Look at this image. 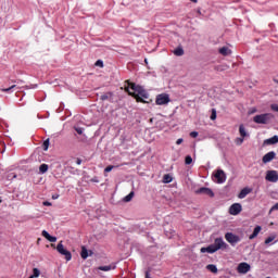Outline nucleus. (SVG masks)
<instances>
[{"mask_svg":"<svg viewBox=\"0 0 278 278\" xmlns=\"http://www.w3.org/2000/svg\"><path fill=\"white\" fill-rule=\"evenodd\" d=\"M126 90L128 94L135 97L137 101L142 102L144 101L143 99H149V93L147 92V90H144V88L136 84H129Z\"/></svg>","mask_w":278,"mask_h":278,"instance_id":"nucleus-1","label":"nucleus"},{"mask_svg":"<svg viewBox=\"0 0 278 278\" xmlns=\"http://www.w3.org/2000/svg\"><path fill=\"white\" fill-rule=\"evenodd\" d=\"M220 249L225 251L229 249V244H227L223 238H216L213 244L201 248L200 251L201 253H216V251H220Z\"/></svg>","mask_w":278,"mask_h":278,"instance_id":"nucleus-2","label":"nucleus"},{"mask_svg":"<svg viewBox=\"0 0 278 278\" xmlns=\"http://www.w3.org/2000/svg\"><path fill=\"white\" fill-rule=\"evenodd\" d=\"M274 116L270 113H264L261 115H256L253 117V121L257 124V125H268V123H270V121H273Z\"/></svg>","mask_w":278,"mask_h":278,"instance_id":"nucleus-3","label":"nucleus"},{"mask_svg":"<svg viewBox=\"0 0 278 278\" xmlns=\"http://www.w3.org/2000/svg\"><path fill=\"white\" fill-rule=\"evenodd\" d=\"M56 251L60 253V255H64L66 262H71V260H73V254H71V251L64 248L62 241H60V243L56 245Z\"/></svg>","mask_w":278,"mask_h":278,"instance_id":"nucleus-4","label":"nucleus"},{"mask_svg":"<svg viewBox=\"0 0 278 278\" xmlns=\"http://www.w3.org/2000/svg\"><path fill=\"white\" fill-rule=\"evenodd\" d=\"M225 240H227L231 247H236L238 242H240V240L242 239L240 238V236L235 235L233 232H226Z\"/></svg>","mask_w":278,"mask_h":278,"instance_id":"nucleus-5","label":"nucleus"},{"mask_svg":"<svg viewBox=\"0 0 278 278\" xmlns=\"http://www.w3.org/2000/svg\"><path fill=\"white\" fill-rule=\"evenodd\" d=\"M155 103L156 105H168V103H170V96H168V93L157 94Z\"/></svg>","mask_w":278,"mask_h":278,"instance_id":"nucleus-6","label":"nucleus"},{"mask_svg":"<svg viewBox=\"0 0 278 278\" xmlns=\"http://www.w3.org/2000/svg\"><path fill=\"white\" fill-rule=\"evenodd\" d=\"M216 184H225L227 181V175L225 174V170L217 169L214 174Z\"/></svg>","mask_w":278,"mask_h":278,"instance_id":"nucleus-7","label":"nucleus"},{"mask_svg":"<svg viewBox=\"0 0 278 278\" xmlns=\"http://www.w3.org/2000/svg\"><path fill=\"white\" fill-rule=\"evenodd\" d=\"M265 179L266 181H270L271 184H277L278 182L277 170H267Z\"/></svg>","mask_w":278,"mask_h":278,"instance_id":"nucleus-8","label":"nucleus"},{"mask_svg":"<svg viewBox=\"0 0 278 278\" xmlns=\"http://www.w3.org/2000/svg\"><path fill=\"white\" fill-rule=\"evenodd\" d=\"M242 212V204L240 203H235L229 207V214L231 216H238Z\"/></svg>","mask_w":278,"mask_h":278,"instance_id":"nucleus-9","label":"nucleus"},{"mask_svg":"<svg viewBox=\"0 0 278 278\" xmlns=\"http://www.w3.org/2000/svg\"><path fill=\"white\" fill-rule=\"evenodd\" d=\"M237 270L241 275H247V273H249V270H251V265H249V263H240L237 267Z\"/></svg>","mask_w":278,"mask_h":278,"instance_id":"nucleus-10","label":"nucleus"},{"mask_svg":"<svg viewBox=\"0 0 278 278\" xmlns=\"http://www.w3.org/2000/svg\"><path fill=\"white\" fill-rule=\"evenodd\" d=\"M195 194H206V197L214 198V191L207 187H202L195 191Z\"/></svg>","mask_w":278,"mask_h":278,"instance_id":"nucleus-11","label":"nucleus"},{"mask_svg":"<svg viewBox=\"0 0 278 278\" xmlns=\"http://www.w3.org/2000/svg\"><path fill=\"white\" fill-rule=\"evenodd\" d=\"M277 153H275V151H270L268 153H266L263 156V164H268V162H273V160H275Z\"/></svg>","mask_w":278,"mask_h":278,"instance_id":"nucleus-12","label":"nucleus"},{"mask_svg":"<svg viewBox=\"0 0 278 278\" xmlns=\"http://www.w3.org/2000/svg\"><path fill=\"white\" fill-rule=\"evenodd\" d=\"M41 236L46 238L49 242H58V237L50 236V233L47 230H42Z\"/></svg>","mask_w":278,"mask_h":278,"instance_id":"nucleus-13","label":"nucleus"},{"mask_svg":"<svg viewBox=\"0 0 278 278\" xmlns=\"http://www.w3.org/2000/svg\"><path fill=\"white\" fill-rule=\"evenodd\" d=\"M98 270H103L104 273H109V270H116V264H111V265H104V266H99Z\"/></svg>","mask_w":278,"mask_h":278,"instance_id":"nucleus-14","label":"nucleus"},{"mask_svg":"<svg viewBox=\"0 0 278 278\" xmlns=\"http://www.w3.org/2000/svg\"><path fill=\"white\" fill-rule=\"evenodd\" d=\"M253 190L251 188H243L238 194L239 199H245L248 194H251Z\"/></svg>","mask_w":278,"mask_h":278,"instance_id":"nucleus-15","label":"nucleus"},{"mask_svg":"<svg viewBox=\"0 0 278 278\" xmlns=\"http://www.w3.org/2000/svg\"><path fill=\"white\" fill-rule=\"evenodd\" d=\"M260 231H262V226H256L253 230V233L250 235L249 240H255V237L260 236Z\"/></svg>","mask_w":278,"mask_h":278,"instance_id":"nucleus-16","label":"nucleus"},{"mask_svg":"<svg viewBox=\"0 0 278 278\" xmlns=\"http://www.w3.org/2000/svg\"><path fill=\"white\" fill-rule=\"evenodd\" d=\"M239 134L241 138H249V132H247V128L242 124L239 126Z\"/></svg>","mask_w":278,"mask_h":278,"instance_id":"nucleus-17","label":"nucleus"},{"mask_svg":"<svg viewBox=\"0 0 278 278\" xmlns=\"http://www.w3.org/2000/svg\"><path fill=\"white\" fill-rule=\"evenodd\" d=\"M219 53L220 55H231V49H229L228 47H223V48H219Z\"/></svg>","mask_w":278,"mask_h":278,"instance_id":"nucleus-18","label":"nucleus"},{"mask_svg":"<svg viewBox=\"0 0 278 278\" xmlns=\"http://www.w3.org/2000/svg\"><path fill=\"white\" fill-rule=\"evenodd\" d=\"M277 142H278V136L277 135H275L274 137L265 140L266 144H277Z\"/></svg>","mask_w":278,"mask_h":278,"instance_id":"nucleus-19","label":"nucleus"},{"mask_svg":"<svg viewBox=\"0 0 278 278\" xmlns=\"http://www.w3.org/2000/svg\"><path fill=\"white\" fill-rule=\"evenodd\" d=\"M174 55H176L177 58H181V55H184V48L178 47L173 51Z\"/></svg>","mask_w":278,"mask_h":278,"instance_id":"nucleus-20","label":"nucleus"},{"mask_svg":"<svg viewBox=\"0 0 278 278\" xmlns=\"http://www.w3.org/2000/svg\"><path fill=\"white\" fill-rule=\"evenodd\" d=\"M173 181V176L170 174H165L163 176V184H170Z\"/></svg>","mask_w":278,"mask_h":278,"instance_id":"nucleus-21","label":"nucleus"},{"mask_svg":"<svg viewBox=\"0 0 278 278\" xmlns=\"http://www.w3.org/2000/svg\"><path fill=\"white\" fill-rule=\"evenodd\" d=\"M135 194L136 193L134 191H131L128 195L124 197L123 202L129 203V201H131V199H134Z\"/></svg>","mask_w":278,"mask_h":278,"instance_id":"nucleus-22","label":"nucleus"},{"mask_svg":"<svg viewBox=\"0 0 278 278\" xmlns=\"http://www.w3.org/2000/svg\"><path fill=\"white\" fill-rule=\"evenodd\" d=\"M80 256L83 260H88V249L86 247H81Z\"/></svg>","mask_w":278,"mask_h":278,"instance_id":"nucleus-23","label":"nucleus"},{"mask_svg":"<svg viewBox=\"0 0 278 278\" xmlns=\"http://www.w3.org/2000/svg\"><path fill=\"white\" fill-rule=\"evenodd\" d=\"M206 269H208L210 273H214V274L218 273V267H216V265H214V264L207 265Z\"/></svg>","mask_w":278,"mask_h":278,"instance_id":"nucleus-24","label":"nucleus"},{"mask_svg":"<svg viewBox=\"0 0 278 278\" xmlns=\"http://www.w3.org/2000/svg\"><path fill=\"white\" fill-rule=\"evenodd\" d=\"M101 101H108L109 99H112V92H106L100 96Z\"/></svg>","mask_w":278,"mask_h":278,"instance_id":"nucleus-25","label":"nucleus"},{"mask_svg":"<svg viewBox=\"0 0 278 278\" xmlns=\"http://www.w3.org/2000/svg\"><path fill=\"white\" fill-rule=\"evenodd\" d=\"M47 170H49V165L47 164H41L39 166V172L41 173V175H45V173H47Z\"/></svg>","mask_w":278,"mask_h":278,"instance_id":"nucleus-26","label":"nucleus"},{"mask_svg":"<svg viewBox=\"0 0 278 278\" xmlns=\"http://www.w3.org/2000/svg\"><path fill=\"white\" fill-rule=\"evenodd\" d=\"M14 88H16V85H12L9 88H3L1 89L2 92H12V90H14Z\"/></svg>","mask_w":278,"mask_h":278,"instance_id":"nucleus-27","label":"nucleus"},{"mask_svg":"<svg viewBox=\"0 0 278 278\" xmlns=\"http://www.w3.org/2000/svg\"><path fill=\"white\" fill-rule=\"evenodd\" d=\"M49 144H50L49 139L43 141V144H42L43 151H49Z\"/></svg>","mask_w":278,"mask_h":278,"instance_id":"nucleus-28","label":"nucleus"},{"mask_svg":"<svg viewBox=\"0 0 278 278\" xmlns=\"http://www.w3.org/2000/svg\"><path fill=\"white\" fill-rule=\"evenodd\" d=\"M114 168H116V166L114 165H109L104 168V173H112V170H114Z\"/></svg>","mask_w":278,"mask_h":278,"instance_id":"nucleus-29","label":"nucleus"},{"mask_svg":"<svg viewBox=\"0 0 278 278\" xmlns=\"http://www.w3.org/2000/svg\"><path fill=\"white\" fill-rule=\"evenodd\" d=\"M33 277H34V278L40 277V269L34 268V269H33Z\"/></svg>","mask_w":278,"mask_h":278,"instance_id":"nucleus-30","label":"nucleus"},{"mask_svg":"<svg viewBox=\"0 0 278 278\" xmlns=\"http://www.w3.org/2000/svg\"><path fill=\"white\" fill-rule=\"evenodd\" d=\"M277 238V236H270L265 240V244H270V242H273V240H275Z\"/></svg>","mask_w":278,"mask_h":278,"instance_id":"nucleus-31","label":"nucleus"},{"mask_svg":"<svg viewBox=\"0 0 278 278\" xmlns=\"http://www.w3.org/2000/svg\"><path fill=\"white\" fill-rule=\"evenodd\" d=\"M185 163H186L187 165L192 164V156L187 155V156L185 157Z\"/></svg>","mask_w":278,"mask_h":278,"instance_id":"nucleus-32","label":"nucleus"},{"mask_svg":"<svg viewBox=\"0 0 278 278\" xmlns=\"http://www.w3.org/2000/svg\"><path fill=\"white\" fill-rule=\"evenodd\" d=\"M243 142H244V138L243 137L236 139V144H238V147H240Z\"/></svg>","mask_w":278,"mask_h":278,"instance_id":"nucleus-33","label":"nucleus"},{"mask_svg":"<svg viewBox=\"0 0 278 278\" xmlns=\"http://www.w3.org/2000/svg\"><path fill=\"white\" fill-rule=\"evenodd\" d=\"M211 121H216V109L212 110Z\"/></svg>","mask_w":278,"mask_h":278,"instance_id":"nucleus-34","label":"nucleus"},{"mask_svg":"<svg viewBox=\"0 0 278 278\" xmlns=\"http://www.w3.org/2000/svg\"><path fill=\"white\" fill-rule=\"evenodd\" d=\"M75 131H76L79 136H81V134H84V128L77 127V128H75Z\"/></svg>","mask_w":278,"mask_h":278,"instance_id":"nucleus-35","label":"nucleus"},{"mask_svg":"<svg viewBox=\"0 0 278 278\" xmlns=\"http://www.w3.org/2000/svg\"><path fill=\"white\" fill-rule=\"evenodd\" d=\"M96 66H100V68H103V61L98 60V61L96 62Z\"/></svg>","mask_w":278,"mask_h":278,"instance_id":"nucleus-36","label":"nucleus"},{"mask_svg":"<svg viewBox=\"0 0 278 278\" xmlns=\"http://www.w3.org/2000/svg\"><path fill=\"white\" fill-rule=\"evenodd\" d=\"M190 137H191V138H198V137H199V132H197V131H191V132H190Z\"/></svg>","mask_w":278,"mask_h":278,"instance_id":"nucleus-37","label":"nucleus"},{"mask_svg":"<svg viewBox=\"0 0 278 278\" xmlns=\"http://www.w3.org/2000/svg\"><path fill=\"white\" fill-rule=\"evenodd\" d=\"M277 210H278V202L274 206H271V208L269 210V213L275 212Z\"/></svg>","mask_w":278,"mask_h":278,"instance_id":"nucleus-38","label":"nucleus"},{"mask_svg":"<svg viewBox=\"0 0 278 278\" xmlns=\"http://www.w3.org/2000/svg\"><path fill=\"white\" fill-rule=\"evenodd\" d=\"M43 205H45L46 207H51V202L46 201V202H43Z\"/></svg>","mask_w":278,"mask_h":278,"instance_id":"nucleus-39","label":"nucleus"},{"mask_svg":"<svg viewBox=\"0 0 278 278\" xmlns=\"http://www.w3.org/2000/svg\"><path fill=\"white\" fill-rule=\"evenodd\" d=\"M184 142L182 138L177 139L176 144H181Z\"/></svg>","mask_w":278,"mask_h":278,"instance_id":"nucleus-40","label":"nucleus"},{"mask_svg":"<svg viewBox=\"0 0 278 278\" xmlns=\"http://www.w3.org/2000/svg\"><path fill=\"white\" fill-rule=\"evenodd\" d=\"M76 164L79 166V165H81V159H77L76 160Z\"/></svg>","mask_w":278,"mask_h":278,"instance_id":"nucleus-41","label":"nucleus"},{"mask_svg":"<svg viewBox=\"0 0 278 278\" xmlns=\"http://www.w3.org/2000/svg\"><path fill=\"white\" fill-rule=\"evenodd\" d=\"M146 278H151V274L149 271H146Z\"/></svg>","mask_w":278,"mask_h":278,"instance_id":"nucleus-42","label":"nucleus"},{"mask_svg":"<svg viewBox=\"0 0 278 278\" xmlns=\"http://www.w3.org/2000/svg\"><path fill=\"white\" fill-rule=\"evenodd\" d=\"M192 3H198L199 0H190Z\"/></svg>","mask_w":278,"mask_h":278,"instance_id":"nucleus-43","label":"nucleus"},{"mask_svg":"<svg viewBox=\"0 0 278 278\" xmlns=\"http://www.w3.org/2000/svg\"><path fill=\"white\" fill-rule=\"evenodd\" d=\"M198 14L201 16V10H198Z\"/></svg>","mask_w":278,"mask_h":278,"instance_id":"nucleus-44","label":"nucleus"},{"mask_svg":"<svg viewBox=\"0 0 278 278\" xmlns=\"http://www.w3.org/2000/svg\"><path fill=\"white\" fill-rule=\"evenodd\" d=\"M275 84H278V79H274Z\"/></svg>","mask_w":278,"mask_h":278,"instance_id":"nucleus-45","label":"nucleus"},{"mask_svg":"<svg viewBox=\"0 0 278 278\" xmlns=\"http://www.w3.org/2000/svg\"><path fill=\"white\" fill-rule=\"evenodd\" d=\"M36 87H37V85L33 86V88H36Z\"/></svg>","mask_w":278,"mask_h":278,"instance_id":"nucleus-46","label":"nucleus"},{"mask_svg":"<svg viewBox=\"0 0 278 278\" xmlns=\"http://www.w3.org/2000/svg\"><path fill=\"white\" fill-rule=\"evenodd\" d=\"M29 278H34V276L31 275Z\"/></svg>","mask_w":278,"mask_h":278,"instance_id":"nucleus-47","label":"nucleus"}]
</instances>
